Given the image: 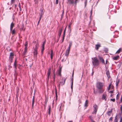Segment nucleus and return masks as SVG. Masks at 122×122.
<instances>
[{"label": "nucleus", "mask_w": 122, "mask_h": 122, "mask_svg": "<svg viewBox=\"0 0 122 122\" xmlns=\"http://www.w3.org/2000/svg\"><path fill=\"white\" fill-rule=\"evenodd\" d=\"M103 84L100 82H97L96 84V87L98 90V92L100 93H103L104 91V89L103 88Z\"/></svg>", "instance_id": "obj_1"}, {"label": "nucleus", "mask_w": 122, "mask_h": 122, "mask_svg": "<svg viewBox=\"0 0 122 122\" xmlns=\"http://www.w3.org/2000/svg\"><path fill=\"white\" fill-rule=\"evenodd\" d=\"M93 66L95 67L98 66L100 63L97 57H94L92 58Z\"/></svg>", "instance_id": "obj_2"}, {"label": "nucleus", "mask_w": 122, "mask_h": 122, "mask_svg": "<svg viewBox=\"0 0 122 122\" xmlns=\"http://www.w3.org/2000/svg\"><path fill=\"white\" fill-rule=\"evenodd\" d=\"M93 111L92 113V114H96L97 111L98 107L97 105L95 104L93 106Z\"/></svg>", "instance_id": "obj_3"}, {"label": "nucleus", "mask_w": 122, "mask_h": 122, "mask_svg": "<svg viewBox=\"0 0 122 122\" xmlns=\"http://www.w3.org/2000/svg\"><path fill=\"white\" fill-rule=\"evenodd\" d=\"M14 56V54L13 53V52H11L10 53L9 59V62L11 63L12 62V61Z\"/></svg>", "instance_id": "obj_4"}, {"label": "nucleus", "mask_w": 122, "mask_h": 122, "mask_svg": "<svg viewBox=\"0 0 122 122\" xmlns=\"http://www.w3.org/2000/svg\"><path fill=\"white\" fill-rule=\"evenodd\" d=\"M66 78L63 77L62 78L61 81L60 82V84L62 85H64L65 83L66 80Z\"/></svg>", "instance_id": "obj_5"}, {"label": "nucleus", "mask_w": 122, "mask_h": 122, "mask_svg": "<svg viewBox=\"0 0 122 122\" xmlns=\"http://www.w3.org/2000/svg\"><path fill=\"white\" fill-rule=\"evenodd\" d=\"M17 62L16 60V59L15 62L14 63V66L15 67V71H16L17 69Z\"/></svg>", "instance_id": "obj_6"}, {"label": "nucleus", "mask_w": 122, "mask_h": 122, "mask_svg": "<svg viewBox=\"0 0 122 122\" xmlns=\"http://www.w3.org/2000/svg\"><path fill=\"white\" fill-rule=\"evenodd\" d=\"M98 58L100 60V61H101L102 63L104 64H105V62L104 61V60L102 57L100 56H98Z\"/></svg>", "instance_id": "obj_7"}, {"label": "nucleus", "mask_w": 122, "mask_h": 122, "mask_svg": "<svg viewBox=\"0 0 122 122\" xmlns=\"http://www.w3.org/2000/svg\"><path fill=\"white\" fill-rule=\"evenodd\" d=\"M51 67H49L48 71L47 73V78L48 79V80L49 78V77L50 76L51 73Z\"/></svg>", "instance_id": "obj_8"}, {"label": "nucleus", "mask_w": 122, "mask_h": 122, "mask_svg": "<svg viewBox=\"0 0 122 122\" xmlns=\"http://www.w3.org/2000/svg\"><path fill=\"white\" fill-rule=\"evenodd\" d=\"M62 29L61 28H60L59 30H58V36H59V37L58 38V39H59L60 37L61 34V33L62 32Z\"/></svg>", "instance_id": "obj_9"}, {"label": "nucleus", "mask_w": 122, "mask_h": 122, "mask_svg": "<svg viewBox=\"0 0 122 122\" xmlns=\"http://www.w3.org/2000/svg\"><path fill=\"white\" fill-rule=\"evenodd\" d=\"M46 43V41H44L43 42L42 46V49L41 51V52L42 54L43 51L44 50V46Z\"/></svg>", "instance_id": "obj_10"}, {"label": "nucleus", "mask_w": 122, "mask_h": 122, "mask_svg": "<svg viewBox=\"0 0 122 122\" xmlns=\"http://www.w3.org/2000/svg\"><path fill=\"white\" fill-rule=\"evenodd\" d=\"M27 45H28L27 42H26L25 44V51H24L25 54L26 53L27 51Z\"/></svg>", "instance_id": "obj_11"}, {"label": "nucleus", "mask_w": 122, "mask_h": 122, "mask_svg": "<svg viewBox=\"0 0 122 122\" xmlns=\"http://www.w3.org/2000/svg\"><path fill=\"white\" fill-rule=\"evenodd\" d=\"M70 49H67L66 50V53H65V55L66 56H68L69 53Z\"/></svg>", "instance_id": "obj_12"}, {"label": "nucleus", "mask_w": 122, "mask_h": 122, "mask_svg": "<svg viewBox=\"0 0 122 122\" xmlns=\"http://www.w3.org/2000/svg\"><path fill=\"white\" fill-rule=\"evenodd\" d=\"M101 47V45L99 44H97L95 45V49L97 50H98L99 48Z\"/></svg>", "instance_id": "obj_13"}, {"label": "nucleus", "mask_w": 122, "mask_h": 122, "mask_svg": "<svg viewBox=\"0 0 122 122\" xmlns=\"http://www.w3.org/2000/svg\"><path fill=\"white\" fill-rule=\"evenodd\" d=\"M44 14V13L43 12V10H41V12L40 14V17L39 18V21H40L41 19L42 16Z\"/></svg>", "instance_id": "obj_14"}, {"label": "nucleus", "mask_w": 122, "mask_h": 122, "mask_svg": "<svg viewBox=\"0 0 122 122\" xmlns=\"http://www.w3.org/2000/svg\"><path fill=\"white\" fill-rule=\"evenodd\" d=\"M14 26V24L13 22H12L10 26V30H12L13 27Z\"/></svg>", "instance_id": "obj_15"}, {"label": "nucleus", "mask_w": 122, "mask_h": 122, "mask_svg": "<svg viewBox=\"0 0 122 122\" xmlns=\"http://www.w3.org/2000/svg\"><path fill=\"white\" fill-rule=\"evenodd\" d=\"M68 2L70 4H73L74 3L73 0H68Z\"/></svg>", "instance_id": "obj_16"}, {"label": "nucleus", "mask_w": 122, "mask_h": 122, "mask_svg": "<svg viewBox=\"0 0 122 122\" xmlns=\"http://www.w3.org/2000/svg\"><path fill=\"white\" fill-rule=\"evenodd\" d=\"M51 106L49 105V108L48 109V113L49 115H50L51 113Z\"/></svg>", "instance_id": "obj_17"}, {"label": "nucleus", "mask_w": 122, "mask_h": 122, "mask_svg": "<svg viewBox=\"0 0 122 122\" xmlns=\"http://www.w3.org/2000/svg\"><path fill=\"white\" fill-rule=\"evenodd\" d=\"M112 112V109H111L110 111H108L107 112V113L108 116H110L111 115V114Z\"/></svg>", "instance_id": "obj_18"}, {"label": "nucleus", "mask_w": 122, "mask_h": 122, "mask_svg": "<svg viewBox=\"0 0 122 122\" xmlns=\"http://www.w3.org/2000/svg\"><path fill=\"white\" fill-rule=\"evenodd\" d=\"M106 75L108 78H109L110 77V72L109 71H107L106 72Z\"/></svg>", "instance_id": "obj_19"}, {"label": "nucleus", "mask_w": 122, "mask_h": 122, "mask_svg": "<svg viewBox=\"0 0 122 122\" xmlns=\"http://www.w3.org/2000/svg\"><path fill=\"white\" fill-rule=\"evenodd\" d=\"M39 47V45L37 44H36L35 45V48L34 50L37 51L38 48Z\"/></svg>", "instance_id": "obj_20"}, {"label": "nucleus", "mask_w": 122, "mask_h": 122, "mask_svg": "<svg viewBox=\"0 0 122 122\" xmlns=\"http://www.w3.org/2000/svg\"><path fill=\"white\" fill-rule=\"evenodd\" d=\"M119 58V56L118 55L117 56H115L113 57V59L114 60H117Z\"/></svg>", "instance_id": "obj_21"}, {"label": "nucleus", "mask_w": 122, "mask_h": 122, "mask_svg": "<svg viewBox=\"0 0 122 122\" xmlns=\"http://www.w3.org/2000/svg\"><path fill=\"white\" fill-rule=\"evenodd\" d=\"M51 59L52 60V59H53V51L52 50H51Z\"/></svg>", "instance_id": "obj_22"}, {"label": "nucleus", "mask_w": 122, "mask_h": 122, "mask_svg": "<svg viewBox=\"0 0 122 122\" xmlns=\"http://www.w3.org/2000/svg\"><path fill=\"white\" fill-rule=\"evenodd\" d=\"M34 100H35V98H34V96L33 97L32 100V107H33L34 106Z\"/></svg>", "instance_id": "obj_23"}, {"label": "nucleus", "mask_w": 122, "mask_h": 122, "mask_svg": "<svg viewBox=\"0 0 122 122\" xmlns=\"http://www.w3.org/2000/svg\"><path fill=\"white\" fill-rule=\"evenodd\" d=\"M72 82H71V88L72 89V90L73 89V77L72 79Z\"/></svg>", "instance_id": "obj_24"}, {"label": "nucleus", "mask_w": 122, "mask_h": 122, "mask_svg": "<svg viewBox=\"0 0 122 122\" xmlns=\"http://www.w3.org/2000/svg\"><path fill=\"white\" fill-rule=\"evenodd\" d=\"M88 106V101L87 100H86L85 101V102L84 104V106L85 107H87Z\"/></svg>", "instance_id": "obj_25"}, {"label": "nucleus", "mask_w": 122, "mask_h": 122, "mask_svg": "<svg viewBox=\"0 0 122 122\" xmlns=\"http://www.w3.org/2000/svg\"><path fill=\"white\" fill-rule=\"evenodd\" d=\"M61 68L60 67L59 69L58 70V73H59V75L60 76H61Z\"/></svg>", "instance_id": "obj_26"}, {"label": "nucleus", "mask_w": 122, "mask_h": 122, "mask_svg": "<svg viewBox=\"0 0 122 122\" xmlns=\"http://www.w3.org/2000/svg\"><path fill=\"white\" fill-rule=\"evenodd\" d=\"M34 55L36 57L37 55V51L34 50Z\"/></svg>", "instance_id": "obj_27"}, {"label": "nucleus", "mask_w": 122, "mask_h": 122, "mask_svg": "<svg viewBox=\"0 0 122 122\" xmlns=\"http://www.w3.org/2000/svg\"><path fill=\"white\" fill-rule=\"evenodd\" d=\"M11 32L12 35H14L15 34V29H14V30H11Z\"/></svg>", "instance_id": "obj_28"}, {"label": "nucleus", "mask_w": 122, "mask_h": 122, "mask_svg": "<svg viewBox=\"0 0 122 122\" xmlns=\"http://www.w3.org/2000/svg\"><path fill=\"white\" fill-rule=\"evenodd\" d=\"M121 48H120L119 49H118L116 52V54L118 53L119 54V53L121 52Z\"/></svg>", "instance_id": "obj_29"}, {"label": "nucleus", "mask_w": 122, "mask_h": 122, "mask_svg": "<svg viewBox=\"0 0 122 122\" xmlns=\"http://www.w3.org/2000/svg\"><path fill=\"white\" fill-rule=\"evenodd\" d=\"M117 116H116L115 117V118L113 122H118V120L117 117Z\"/></svg>", "instance_id": "obj_30"}, {"label": "nucleus", "mask_w": 122, "mask_h": 122, "mask_svg": "<svg viewBox=\"0 0 122 122\" xmlns=\"http://www.w3.org/2000/svg\"><path fill=\"white\" fill-rule=\"evenodd\" d=\"M119 92H118L117 94V95L116 97V99L117 100L119 99Z\"/></svg>", "instance_id": "obj_31"}, {"label": "nucleus", "mask_w": 122, "mask_h": 122, "mask_svg": "<svg viewBox=\"0 0 122 122\" xmlns=\"http://www.w3.org/2000/svg\"><path fill=\"white\" fill-rule=\"evenodd\" d=\"M72 45V42H70V43L69 45V46L68 47V49H70Z\"/></svg>", "instance_id": "obj_32"}, {"label": "nucleus", "mask_w": 122, "mask_h": 122, "mask_svg": "<svg viewBox=\"0 0 122 122\" xmlns=\"http://www.w3.org/2000/svg\"><path fill=\"white\" fill-rule=\"evenodd\" d=\"M79 2V1L78 0H75L74 4H75V5H76L77 3L78 2Z\"/></svg>", "instance_id": "obj_33"}, {"label": "nucleus", "mask_w": 122, "mask_h": 122, "mask_svg": "<svg viewBox=\"0 0 122 122\" xmlns=\"http://www.w3.org/2000/svg\"><path fill=\"white\" fill-rule=\"evenodd\" d=\"M19 7L20 8V11H21V8L20 3H19Z\"/></svg>", "instance_id": "obj_34"}, {"label": "nucleus", "mask_w": 122, "mask_h": 122, "mask_svg": "<svg viewBox=\"0 0 122 122\" xmlns=\"http://www.w3.org/2000/svg\"><path fill=\"white\" fill-rule=\"evenodd\" d=\"M38 0H35V4H38Z\"/></svg>", "instance_id": "obj_35"}, {"label": "nucleus", "mask_w": 122, "mask_h": 122, "mask_svg": "<svg viewBox=\"0 0 122 122\" xmlns=\"http://www.w3.org/2000/svg\"><path fill=\"white\" fill-rule=\"evenodd\" d=\"M66 27L65 28V29H64V32H63V35L65 36L66 31Z\"/></svg>", "instance_id": "obj_36"}, {"label": "nucleus", "mask_w": 122, "mask_h": 122, "mask_svg": "<svg viewBox=\"0 0 122 122\" xmlns=\"http://www.w3.org/2000/svg\"><path fill=\"white\" fill-rule=\"evenodd\" d=\"M74 34L75 35H76L77 33V31L76 30L74 31Z\"/></svg>", "instance_id": "obj_37"}, {"label": "nucleus", "mask_w": 122, "mask_h": 122, "mask_svg": "<svg viewBox=\"0 0 122 122\" xmlns=\"http://www.w3.org/2000/svg\"><path fill=\"white\" fill-rule=\"evenodd\" d=\"M106 96L105 95H103L102 98L104 99H106Z\"/></svg>", "instance_id": "obj_38"}, {"label": "nucleus", "mask_w": 122, "mask_h": 122, "mask_svg": "<svg viewBox=\"0 0 122 122\" xmlns=\"http://www.w3.org/2000/svg\"><path fill=\"white\" fill-rule=\"evenodd\" d=\"M15 0H11V4L13 3L15 1Z\"/></svg>", "instance_id": "obj_39"}, {"label": "nucleus", "mask_w": 122, "mask_h": 122, "mask_svg": "<svg viewBox=\"0 0 122 122\" xmlns=\"http://www.w3.org/2000/svg\"><path fill=\"white\" fill-rule=\"evenodd\" d=\"M111 101H112L113 102H115V98L113 99H111L110 100Z\"/></svg>", "instance_id": "obj_40"}, {"label": "nucleus", "mask_w": 122, "mask_h": 122, "mask_svg": "<svg viewBox=\"0 0 122 122\" xmlns=\"http://www.w3.org/2000/svg\"><path fill=\"white\" fill-rule=\"evenodd\" d=\"M119 81H117L116 82V85L117 86H118V85L119 84Z\"/></svg>", "instance_id": "obj_41"}, {"label": "nucleus", "mask_w": 122, "mask_h": 122, "mask_svg": "<svg viewBox=\"0 0 122 122\" xmlns=\"http://www.w3.org/2000/svg\"><path fill=\"white\" fill-rule=\"evenodd\" d=\"M122 102V94L121 95V97L120 99V103H121Z\"/></svg>", "instance_id": "obj_42"}, {"label": "nucleus", "mask_w": 122, "mask_h": 122, "mask_svg": "<svg viewBox=\"0 0 122 122\" xmlns=\"http://www.w3.org/2000/svg\"><path fill=\"white\" fill-rule=\"evenodd\" d=\"M63 16H64V14H62L61 15V20H62V18H63Z\"/></svg>", "instance_id": "obj_43"}, {"label": "nucleus", "mask_w": 122, "mask_h": 122, "mask_svg": "<svg viewBox=\"0 0 122 122\" xmlns=\"http://www.w3.org/2000/svg\"><path fill=\"white\" fill-rule=\"evenodd\" d=\"M64 107L63 106V105L62 106V104H61V105L60 107V110H61V107L62 108V107Z\"/></svg>", "instance_id": "obj_44"}, {"label": "nucleus", "mask_w": 122, "mask_h": 122, "mask_svg": "<svg viewBox=\"0 0 122 122\" xmlns=\"http://www.w3.org/2000/svg\"><path fill=\"white\" fill-rule=\"evenodd\" d=\"M65 36H64V35H63V38H62V42H63V41L64 39V38H65Z\"/></svg>", "instance_id": "obj_45"}, {"label": "nucleus", "mask_w": 122, "mask_h": 122, "mask_svg": "<svg viewBox=\"0 0 122 122\" xmlns=\"http://www.w3.org/2000/svg\"><path fill=\"white\" fill-rule=\"evenodd\" d=\"M113 118L112 117H111L109 119V121H112V120Z\"/></svg>", "instance_id": "obj_46"}, {"label": "nucleus", "mask_w": 122, "mask_h": 122, "mask_svg": "<svg viewBox=\"0 0 122 122\" xmlns=\"http://www.w3.org/2000/svg\"><path fill=\"white\" fill-rule=\"evenodd\" d=\"M58 0H56V4H57L58 3Z\"/></svg>", "instance_id": "obj_47"}, {"label": "nucleus", "mask_w": 122, "mask_h": 122, "mask_svg": "<svg viewBox=\"0 0 122 122\" xmlns=\"http://www.w3.org/2000/svg\"><path fill=\"white\" fill-rule=\"evenodd\" d=\"M111 84H110L109 85V88H108V90H109L111 88Z\"/></svg>", "instance_id": "obj_48"}, {"label": "nucleus", "mask_w": 122, "mask_h": 122, "mask_svg": "<svg viewBox=\"0 0 122 122\" xmlns=\"http://www.w3.org/2000/svg\"><path fill=\"white\" fill-rule=\"evenodd\" d=\"M71 23L69 25V28H70L71 25Z\"/></svg>", "instance_id": "obj_49"}, {"label": "nucleus", "mask_w": 122, "mask_h": 122, "mask_svg": "<svg viewBox=\"0 0 122 122\" xmlns=\"http://www.w3.org/2000/svg\"><path fill=\"white\" fill-rule=\"evenodd\" d=\"M120 122H122V117L120 118Z\"/></svg>", "instance_id": "obj_50"}, {"label": "nucleus", "mask_w": 122, "mask_h": 122, "mask_svg": "<svg viewBox=\"0 0 122 122\" xmlns=\"http://www.w3.org/2000/svg\"><path fill=\"white\" fill-rule=\"evenodd\" d=\"M120 110L122 112V105L121 106V107H120Z\"/></svg>", "instance_id": "obj_51"}, {"label": "nucleus", "mask_w": 122, "mask_h": 122, "mask_svg": "<svg viewBox=\"0 0 122 122\" xmlns=\"http://www.w3.org/2000/svg\"><path fill=\"white\" fill-rule=\"evenodd\" d=\"M16 6H17V5L16 4H15L14 5V7L15 9L16 8Z\"/></svg>", "instance_id": "obj_52"}, {"label": "nucleus", "mask_w": 122, "mask_h": 122, "mask_svg": "<svg viewBox=\"0 0 122 122\" xmlns=\"http://www.w3.org/2000/svg\"><path fill=\"white\" fill-rule=\"evenodd\" d=\"M90 13H91V16L92 15V10H91V11H90Z\"/></svg>", "instance_id": "obj_53"}, {"label": "nucleus", "mask_w": 122, "mask_h": 122, "mask_svg": "<svg viewBox=\"0 0 122 122\" xmlns=\"http://www.w3.org/2000/svg\"><path fill=\"white\" fill-rule=\"evenodd\" d=\"M108 62V61L107 60H106V63H105V64H107Z\"/></svg>", "instance_id": "obj_54"}, {"label": "nucleus", "mask_w": 122, "mask_h": 122, "mask_svg": "<svg viewBox=\"0 0 122 122\" xmlns=\"http://www.w3.org/2000/svg\"><path fill=\"white\" fill-rule=\"evenodd\" d=\"M110 92L111 93H113V91H110Z\"/></svg>", "instance_id": "obj_55"}, {"label": "nucleus", "mask_w": 122, "mask_h": 122, "mask_svg": "<svg viewBox=\"0 0 122 122\" xmlns=\"http://www.w3.org/2000/svg\"><path fill=\"white\" fill-rule=\"evenodd\" d=\"M56 96L57 97V90H56Z\"/></svg>", "instance_id": "obj_56"}, {"label": "nucleus", "mask_w": 122, "mask_h": 122, "mask_svg": "<svg viewBox=\"0 0 122 122\" xmlns=\"http://www.w3.org/2000/svg\"><path fill=\"white\" fill-rule=\"evenodd\" d=\"M87 0H86L85 2V5H86V3H87Z\"/></svg>", "instance_id": "obj_57"}, {"label": "nucleus", "mask_w": 122, "mask_h": 122, "mask_svg": "<svg viewBox=\"0 0 122 122\" xmlns=\"http://www.w3.org/2000/svg\"><path fill=\"white\" fill-rule=\"evenodd\" d=\"M94 93L95 94H96V92H95V90L94 89Z\"/></svg>", "instance_id": "obj_58"}, {"label": "nucleus", "mask_w": 122, "mask_h": 122, "mask_svg": "<svg viewBox=\"0 0 122 122\" xmlns=\"http://www.w3.org/2000/svg\"><path fill=\"white\" fill-rule=\"evenodd\" d=\"M64 10H62V14H64Z\"/></svg>", "instance_id": "obj_59"}, {"label": "nucleus", "mask_w": 122, "mask_h": 122, "mask_svg": "<svg viewBox=\"0 0 122 122\" xmlns=\"http://www.w3.org/2000/svg\"><path fill=\"white\" fill-rule=\"evenodd\" d=\"M53 74H54V77L55 78V73L54 72H53Z\"/></svg>", "instance_id": "obj_60"}, {"label": "nucleus", "mask_w": 122, "mask_h": 122, "mask_svg": "<svg viewBox=\"0 0 122 122\" xmlns=\"http://www.w3.org/2000/svg\"><path fill=\"white\" fill-rule=\"evenodd\" d=\"M73 76H74V71L73 72V73L72 74V77H73Z\"/></svg>", "instance_id": "obj_61"}, {"label": "nucleus", "mask_w": 122, "mask_h": 122, "mask_svg": "<svg viewBox=\"0 0 122 122\" xmlns=\"http://www.w3.org/2000/svg\"><path fill=\"white\" fill-rule=\"evenodd\" d=\"M69 29L70 30V31H71V28L70 27V28H69Z\"/></svg>", "instance_id": "obj_62"}, {"label": "nucleus", "mask_w": 122, "mask_h": 122, "mask_svg": "<svg viewBox=\"0 0 122 122\" xmlns=\"http://www.w3.org/2000/svg\"><path fill=\"white\" fill-rule=\"evenodd\" d=\"M40 21H39H39L38 22V24H37V25H38L39 24V22H40Z\"/></svg>", "instance_id": "obj_63"}, {"label": "nucleus", "mask_w": 122, "mask_h": 122, "mask_svg": "<svg viewBox=\"0 0 122 122\" xmlns=\"http://www.w3.org/2000/svg\"><path fill=\"white\" fill-rule=\"evenodd\" d=\"M92 122H95V121H94L93 120H92Z\"/></svg>", "instance_id": "obj_64"}]
</instances>
